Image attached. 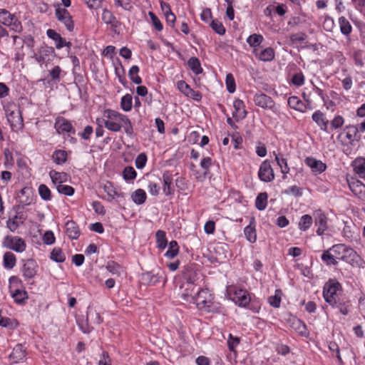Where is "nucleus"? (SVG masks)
Here are the masks:
<instances>
[{"instance_id":"f257e3e1","label":"nucleus","mask_w":365,"mask_h":365,"mask_svg":"<svg viewBox=\"0 0 365 365\" xmlns=\"http://www.w3.org/2000/svg\"><path fill=\"white\" fill-rule=\"evenodd\" d=\"M341 289V285L336 279H329L323 287V297L325 302L332 307H334L339 301L341 299L337 293Z\"/></svg>"},{"instance_id":"f03ea898","label":"nucleus","mask_w":365,"mask_h":365,"mask_svg":"<svg viewBox=\"0 0 365 365\" xmlns=\"http://www.w3.org/2000/svg\"><path fill=\"white\" fill-rule=\"evenodd\" d=\"M330 250L333 252L335 257L341 259L351 265L357 264L360 257L352 248L344 244L334 245Z\"/></svg>"},{"instance_id":"7ed1b4c3","label":"nucleus","mask_w":365,"mask_h":365,"mask_svg":"<svg viewBox=\"0 0 365 365\" xmlns=\"http://www.w3.org/2000/svg\"><path fill=\"white\" fill-rule=\"evenodd\" d=\"M195 303L199 309L206 312H216L218 310L217 304L212 301V295L207 289H202L197 291Z\"/></svg>"},{"instance_id":"20e7f679","label":"nucleus","mask_w":365,"mask_h":365,"mask_svg":"<svg viewBox=\"0 0 365 365\" xmlns=\"http://www.w3.org/2000/svg\"><path fill=\"white\" fill-rule=\"evenodd\" d=\"M103 322L100 314L96 310L88 308L86 313V324H79L81 329L84 333H89L93 329V324H100Z\"/></svg>"},{"instance_id":"39448f33","label":"nucleus","mask_w":365,"mask_h":365,"mask_svg":"<svg viewBox=\"0 0 365 365\" xmlns=\"http://www.w3.org/2000/svg\"><path fill=\"white\" fill-rule=\"evenodd\" d=\"M106 114H107L106 117L108 118V120H113L118 122L124 123L125 133L129 136H131L133 135V129L131 122L125 115L121 114L117 111L112 110H106L105 115Z\"/></svg>"},{"instance_id":"423d86ee","label":"nucleus","mask_w":365,"mask_h":365,"mask_svg":"<svg viewBox=\"0 0 365 365\" xmlns=\"http://www.w3.org/2000/svg\"><path fill=\"white\" fill-rule=\"evenodd\" d=\"M38 266L36 262L32 259L23 260V266L21 267L22 275L25 281L29 282L32 279L38 272ZM30 284H34V282H29Z\"/></svg>"},{"instance_id":"0eeeda50","label":"nucleus","mask_w":365,"mask_h":365,"mask_svg":"<svg viewBox=\"0 0 365 365\" xmlns=\"http://www.w3.org/2000/svg\"><path fill=\"white\" fill-rule=\"evenodd\" d=\"M4 246L16 252H23L26 247L25 241L19 237L7 235L3 242Z\"/></svg>"},{"instance_id":"6e6552de","label":"nucleus","mask_w":365,"mask_h":365,"mask_svg":"<svg viewBox=\"0 0 365 365\" xmlns=\"http://www.w3.org/2000/svg\"><path fill=\"white\" fill-rule=\"evenodd\" d=\"M55 15L57 19L65 25L68 31H73L74 23L67 9L58 7L55 11Z\"/></svg>"},{"instance_id":"1a4fd4ad","label":"nucleus","mask_w":365,"mask_h":365,"mask_svg":"<svg viewBox=\"0 0 365 365\" xmlns=\"http://www.w3.org/2000/svg\"><path fill=\"white\" fill-rule=\"evenodd\" d=\"M258 177L260 180L265 182H271L274 179V173L268 160L263 161L260 165Z\"/></svg>"},{"instance_id":"9d476101","label":"nucleus","mask_w":365,"mask_h":365,"mask_svg":"<svg viewBox=\"0 0 365 365\" xmlns=\"http://www.w3.org/2000/svg\"><path fill=\"white\" fill-rule=\"evenodd\" d=\"M314 223L318 227L316 232L318 235H322L327 230V217L322 210H317L314 212Z\"/></svg>"},{"instance_id":"9b49d317","label":"nucleus","mask_w":365,"mask_h":365,"mask_svg":"<svg viewBox=\"0 0 365 365\" xmlns=\"http://www.w3.org/2000/svg\"><path fill=\"white\" fill-rule=\"evenodd\" d=\"M254 101L257 106L263 108L272 109L275 105L272 98L263 93H256Z\"/></svg>"},{"instance_id":"f8f14e48","label":"nucleus","mask_w":365,"mask_h":365,"mask_svg":"<svg viewBox=\"0 0 365 365\" xmlns=\"http://www.w3.org/2000/svg\"><path fill=\"white\" fill-rule=\"evenodd\" d=\"M55 128L58 133H71L75 134V130L71 122L66 118H58L55 123Z\"/></svg>"},{"instance_id":"ddd939ff","label":"nucleus","mask_w":365,"mask_h":365,"mask_svg":"<svg viewBox=\"0 0 365 365\" xmlns=\"http://www.w3.org/2000/svg\"><path fill=\"white\" fill-rule=\"evenodd\" d=\"M233 300L241 307L249 305L251 299L249 293L244 289H239L235 292Z\"/></svg>"},{"instance_id":"4468645a","label":"nucleus","mask_w":365,"mask_h":365,"mask_svg":"<svg viewBox=\"0 0 365 365\" xmlns=\"http://www.w3.org/2000/svg\"><path fill=\"white\" fill-rule=\"evenodd\" d=\"M305 164L312 169V172L317 173H322L327 168L325 163L312 157L307 158L305 159Z\"/></svg>"},{"instance_id":"2eb2a0df","label":"nucleus","mask_w":365,"mask_h":365,"mask_svg":"<svg viewBox=\"0 0 365 365\" xmlns=\"http://www.w3.org/2000/svg\"><path fill=\"white\" fill-rule=\"evenodd\" d=\"M233 106L235 111L232 113L233 118L237 120L245 118L247 115V111L244 102L240 99H237L234 101Z\"/></svg>"},{"instance_id":"dca6fc26","label":"nucleus","mask_w":365,"mask_h":365,"mask_svg":"<svg viewBox=\"0 0 365 365\" xmlns=\"http://www.w3.org/2000/svg\"><path fill=\"white\" fill-rule=\"evenodd\" d=\"M7 120L12 129H21L24 126L23 118L20 110L16 113L11 112L7 116Z\"/></svg>"},{"instance_id":"f3484780","label":"nucleus","mask_w":365,"mask_h":365,"mask_svg":"<svg viewBox=\"0 0 365 365\" xmlns=\"http://www.w3.org/2000/svg\"><path fill=\"white\" fill-rule=\"evenodd\" d=\"M312 120L317 124L320 129L325 132H329V120L326 119L324 115L320 110L315 111L312 116Z\"/></svg>"},{"instance_id":"a211bd4d","label":"nucleus","mask_w":365,"mask_h":365,"mask_svg":"<svg viewBox=\"0 0 365 365\" xmlns=\"http://www.w3.org/2000/svg\"><path fill=\"white\" fill-rule=\"evenodd\" d=\"M80 230L77 224L73 220L66 223V234L71 240H77L80 236Z\"/></svg>"},{"instance_id":"6ab92c4d","label":"nucleus","mask_w":365,"mask_h":365,"mask_svg":"<svg viewBox=\"0 0 365 365\" xmlns=\"http://www.w3.org/2000/svg\"><path fill=\"white\" fill-rule=\"evenodd\" d=\"M163 192L166 195H170L174 193V188L172 187L173 175L169 171H165L163 175Z\"/></svg>"},{"instance_id":"aec40b11","label":"nucleus","mask_w":365,"mask_h":365,"mask_svg":"<svg viewBox=\"0 0 365 365\" xmlns=\"http://www.w3.org/2000/svg\"><path fill=\"white\" fill-rule=\"evenodd\" d=\"M348 184L351 192L356 195H359L365 192V185L359 180L351 178L348 180Z\"/></svg>"},{"instance_id":"412c9836","label":"nucleus","mask_w":365,"mask_h":365,"mask_svg":"<svg viewBox=\"0 0 365 365\" xmlns=\"http://www.w3.org/2000/svg\"><path fill=\"white\" fill-rule=\"evenodd\" d=\"M26 356V349L21 344H17L13 349L9 358L14 363H18Z\"/></svg>"},{"instance_id":"4be33fe9","label":"nucleus","mask_w":365,"mask_h":365,"mask_svg":"<svg viewBox=\"0 0 365 365\" xmlns=\"http://www.w3.org/2000/svg\"><path fill=\"white\" fill-rule=\"evenodd\" d=\"M25 220L23 214L17 212V214L12 218H9L6 222L7 227L11 231L14 232L20 224H23Z\"/></svg>"},{"instance_id":"5701e85b","label":"nucleus","mask_w":365,"mask_h":365,"mask_svg":"<svg viewBox=\"0 0 365 365\" xmlns=\"http://www.w3.org/2000/svg\"><path fill=\"white\" fill-rule=\"evenodd\" d=\"M49 176L53 184L61 185L68 180V175L64 172H57L56 170H51L49 172Z\"/></svg>"},{"instance_id":"b1692460","label":"nucleus","mask_w":365,"mask_h":365,"mask_svg":"<svg viewBox=\"0 0 365 365\" xmlns=\"http://www.w3.org/2000/svg\"><path fill=\"white\" fill-rule=\"evenodd\" d=\"M288 105L291 108L300 112H305L307 109L305 103L300 101L297 96L289 97L288 99Z\"/></svg>"},{"instance_id":"393cba45","label":"nucleus","mask_w":365,"mask_h":365,"mask_svg":"<svg viewBox=\"0 0 365 365\" xmlns=\"http://www.w3.org/2000/svg\"><path fill=\"white\" fill-rule=\"evenodd\" d=\"M353 168L355 173L361 178H365V159L356 158L353 162Z\"/></svg>"},{"instance_id":"a878e982","label":"nucleus","mask_w":365,"mask_h":365,"mask_svg":"<svg viewBox=\"0 0 365 365\" xmlns=\"http://www.w3.org/2000/svg\"><path fill=\"white\" fill-rule=\"evenodd\" d=\"M46 34L50 38L56 41V48L60 49L63 47V44H65V38H62L61 36L55 30L48 29Z\"/></svg>"},{"instance_id":"bb28decb","label":"nucleus","mask_w":365,"mask_h":365,"mask_svg":"<svg viewBox=\"0 0 365 365\" xmlns=\"http://www.w3.org/2000/svg\"><path fill=\"white\" fill-rule=\"evenodd\" d=\"M291 326L299 334L302 336L307 335V326L302 320L297 318L293 319Z\"/></svg>"},{"instance_id":"cd10ccee","label":"nucleus","mask_w":365,"mask_h":365,"mask_svg":"<svg viewBox=\"0 0 365 365\" xmlns=\"http://www.w3.org/2000/svg\"><path fill=\"white\" fill-rule=\"evenodd\" d=\"M16 262V256L11 252H6L4 255L3 264L4 268L12 269Z\"/></svg>"},{"instance_id":"c85d7f7f","label":"nucleus","mask_w":365,"mask_h":365,"mask_svg":"<svg viewBox=\"0 0 365 365\" xmlns=\"http://www.w3.org/2000/svg\"><path fill=\"white\" fill-rule=\"evenodd\" d=\"M339 24L340 31L345 36H349L352 31V26L349 21L344 17L341 16L339 18Z\"/></svg>"},{"instance_id":"c756f323","label":"nucleus","mask_w":365,"mask_h":365,"mask_svg":"<svg viewBox=\"0 0 365 365\" xmlns=\"http://www.w3.org/2000/svg\"><path fill=\"white\" fill-rule=\"evenodd\" d=\"M179 253V246L175 240H172L169 243L168 250L164 256L169 259L175 258Z\"/></svg>"},{"instance_id":"7c9ffc66","label":"nucleus","mask_w":365,"mask_h":365,"mask_svg":"<svg viewBox=\"0 0 365 365\" xmlns=\"http://www.w3.org/2000/svg\"><path fill=\"white\" fill-rule=\"evenodd\" d=\"M260 61H271L274 58V51L272 48L268 47L262 50L259 54H256Z\"/></svg>"},{"instance_id":"2f4dec72","label":"nucleus","mask_w":365,"mask_h":365,"mask_svg":"<svg viewBox=\"0 0 365 365\" xmlns=\"http://www.w3.org/2000/svg\"><path fill=\"white\" fill-rule=\"evenodd\" d=\"M187 65L196 75L200 74L203 71L200 60L196 57H191L187 61Z\"/></svg>"},{"instance_id":"473e14b6","label":"nucleus","mask_w":365,"mask_h":365,"mask_svg":"<svg viewBox=\"0 0 365 365\" xmlns=\"http://www.w3.org/2000/svg\"><path fill=\"white\" fill-rule=\"evenodd\" d=\"M14 302L19 304L25 303V301L28 299V294L25 290L16 289L11 294Z\"/></svg>"},{"instance_id":"72a5a7b5","label":"nucleus","mask_w":365,"mask_h":365,"mask_svg":"<svg viewBox=\"0 0 365 365\" xmlns=\"http://www.w3.org/2000/svg\"><path fill=\"white\" fill-rule=\"evenodd\" d=\"M268 195L267 192L259 193L255 200V206L259 210H264L267 205Z\"/></svg>"},{"instance_id":"f704fd0d","label":"nucleus","mask_w":365,"mask_h":365,"mask_svg":"<svg viewBox=\"0 0 365 365\" xmlns=\"http://www.w3.org/2000/svg\"><path fill=\"white\" fill-rule=\"evenodd\" d=\"M155 237L157 247L160 250H164L168 245L165 232L163 230H158L155 234Z\"/></svg>"},{"instance_id":"c9c22d12","label":"nucleus","mask_w":365,"mask_h":365,"mask_svg":"<svg viewBox=\"0 0 365 365\" xmlns=\"http://www.w3.org/2000/svg\"><path fill=\"white\" fill-rule=\"evenodd\" d=\"M131 198L137 205H141L146 200V193L143 189H138L132 194Z\"/></svg>"},{"instance_id":"e433bc0d","label":"nucleus","mask_w":365,"mask_h":365,"mask_svg":"<svg viewBox=\"0 0 365 365\" xmlns=\"http://www.w3.org/2000/svg\"><path fill=\"white\" fill-rule=\"evenodd\" d=\"M312 222L313 220L312 216L309 215H304L300 218L298 226L300 230L306 231L311 227Z\"/></svg>"},{"instance_id":"4c0bfd02","label":"nucleus","mask_w":365,"mask_h":365,"mask_svg":"<svg viewBox=\"0 0 365 365\" xmlns=\"http://www.w3.org/2000/svg\"><path fill=\"white\" fill-rule=\"evenodd\" d=\"M244 234L245 235L246 239L250 242L252 243L256 241V240H257L256 230H255V226L252 225V222H250V224L249 225L245 227V228L244 230Z\"/></svg>"},{"instance_id":"58836bf2","label":"nucleus","mask_w":365,"mask_h":365,"mask_svg":"<svg viewBox=\"0 0 365 365\" xmlns=\"http://www.w3.org/2000/svg\"><path fill=\"white\" fill-rule=\"evenodd\" d=\"M106 269L113 275L120 276L123 272L122 267L114 261H110L106 266Z\"/></svg>"},{"instance_id":"ea45409f","label":"nucleus","mask_w":365,"mask_h":365,"mask_svg":"<svg viewBox=\"0 0 365 365\" xmlns=\"http://www.w3.org/2000/svg\"><path fill=\"white\" fill-rule=\"evenodd\" d=\"M52 159L56 164L61 165L67 160V153L62 150H56L52 155Z\"/></svg>"},{"instance_id":"a19ab883","label":"nucleus","mask_w":365,"mask_h":365,"mask_svg":"<svg viewBox=\"0 0 365 365\" xmlns=\"http://www.w3.org/2000/svg\"><path fill=\"white\" fill-rule=\"evenodd\" d=\"M15 16L6 9H0V24L9 26Z\"/></svg>"},{"instance_id":"79ce46f5","label":"nucleus","mask_w":365,"mask_h":365,"mask_svg":"<svg viewBox=\"0 0 365 365\" xmlns=\"http://www.w3.org/2000/svg\"><path fill=\"white\" fill-rule=\"evenodd\" d=\"M274 154L275 155V160L277 161L278 165L280 167L282 173L284 175L288 173L289 171V168L287 165V159L283 158L282 155L276 154L275 153H274Z\"/></svg>"},{"instance_id":"37998d69","label":"nucleus","mask_w":365,"mask_h":365,"mask_svg":"<svg viewBox=\"0 0 365 365\" xmlns=\"http://www.w3.org/2000/svg\"><path fill=\"white\" fill-rule=\"evenodd\" d=\"M139 67L138 66H133L129 71L128 76L130 79L135 84H140L142 83L141 78L138 76Z\"/></svg>"},{"instance_id":"c03bdc74","label":"nucleus","mask_w":365,"mask_h":365,"mask_svg":"<svg viewBox=\"0 0 365 365\" xmlns=\"http://www.w3.org/2000/svg\"><path fill=\"white\" fill-rule=\"evenodd\" d=\"M20 203L28 205L32 201V198L29 196V189L24 187L21 190L19 195Z\"/></svg>"},{"instance_id":"a18cd8bd","label":"nucleus","mask_w":365,"mask_h":365,"mask_svg":"<svg viewBox=\"0 0 365 365\" xmlns=\"http://www.w3.org/2000/svg\"><path fill=\"white\" fill-rule=\"evenodd\" d=\"M264 38L260 34H252L247 38V43L251 47H257L263 41Z\"/></svg>"},{"instance_id":"49530a36","label":"nucleus","mask_w":365,"mask_h":365,"mask_svg":"<svg viewBox=\"0 0 365 365\" xmlns=\"http://www.w3.org/2000/svg\"><path fill=\"white\" fill-rule=\"evenodd\" d=\"M51 259L56 262H63L66 256L61 249L56 247L51 252Z\"/></svg>"},{"instance_id":"de8ad7c7","label":"nucleus","mask_w":365,"mask_h":365,"mask_svg":"<svg viewBox=\"0 0 365 365\" xmlns=\"http://www.w3.org/2000/svg\"><path fill=\"white\" fill-rule=\"evenodd\" d=\"M212 29L219 35H224L225 34V28L223 24L217 19L212 20L210 23Z\"/></svg>"},{"instance_id":"09e8293b","label":"nucleus","mask_w":365,"mask_h":365,"mask_svg":"<svg viewBox=\"0 0 365 365\" xmlns=\"http://www.w3.org/2000/svg\"><path fill=\"white\" fill-rule=\"evenodd\" d=\"M133 98L130 94H126L122 97L120 107L125 111H130L132 108Z\"/></svg>"},{"instance_id":"8fccbe9b","label":"nucleus","mask_w":365,"mask_h":365,"mask_svg":"<svg viewBox=\"0 0 365 365\" xmlns=\"http://www.w3.org/2000/svg\"><path fill=\"white\" fill-rule=\"evenodd\" d=\"M281 290L277 289L274 295L269 297L268 302L272 307L274 308L279 307L281 303Z\"/></svg>"},{"instance_id":"3c124183","label":"nucleus","mask_w":365,"mask_h":365,"mask_svg":"<svg viewBox=\"0 0 365 365\" xmlns=\"http://www.w3.org/2000/svg\"><path fill=\"white\" fill-rule=\"evenodd\" d=\"M346 130V137L349 141H353L355 140L357 133L359 130L356 126L354 125H349L345 128Z\"/></svg>"},{"instance_id":"603ef678","label":"nucleus","mask_w":365,"mask_h":365,"mask_svg":"<svg viewBox=\"0 0 365 365\" xmlns=\"http://www.w3.org/2000/svg\"><path fill=\"white\" fill-rule=\"evenodd\" d=\"M38 193L43 200H50L51 199V192L50 189L44 184H41L38 187Z\"/></svg>"},{"instance_id":"864d4df0","label":"nucleus","mask_w":365,"mask_h":365,"mask_svg":"<svg viewBox=\"0 0 365 365\" xmlns=\"http://www.w3.org/2000/svg\"><path fill=\"white\" fill-rule=\"evenodd\" d=\"M335 255H331L329 250H326L323 252L322 255V259L327 264V265H336L338 264V262L334 258Z\"/></svg>"},{"instance_id":"5fc2aeb1","label":"nucleus","mask_w":365,"mask_h":365,"mask_svg":"<svg viewBox=\"0 0 365 365\" xmlns=\"http://www.w3.org/2000/svg\"><path fill=\"white\" fill-rule=\"evenodd\" d=\"M120 122L113 120H106L104 121V125L107 129L113 132H118L121 129Z\"/></svg>"},{"instance_id":"6e6d98bb","label":"nucleus","mask_w":365,"mask_h":365,"mask_svg":"<svg viewBox=\"0 0 365 365\" xmlns=\"http://www.w3.org/2000/svg\"><path fill=\"white\" fill-rule=\"evenodd\" d=\"M137 173L135 170L131 167H125L123 171V176L125 180H133L136 178Z\"/></svg>"},{"instance_id":"4d7b16f0","label":"nucleus","mask_w":365,"mask_h":365,"mask_svg":"<svg viewBox=\"0 0 365 365\" xmlns=\"http://www.w3.org/2000/svg\"><path fill=\"white\" fill-rule=\"evenodd\" d=\"M104 190L109 197L108 200H112L115 199V197H119L120 196H123L121 193H119L115 190V189L113 187L111 184H110L109 185H105Z\"/></svg>"},{"instance_id":"13d9d810","label":"nucleus","mask_w":365,"mask_h":365,"mask_svg":"<svg viewBox=\"0 0 365 365\" xmlns=\"http://www.w3.org/2000/svg\"><path fill=\"white\" fill-rule=\"evenodd\" d=\"M56 188L59 193L63 194V195H66L68 196H71L74 193V188L70 185L61 184V185H58Z\"/></svg>"},{"instance_id":"bf43d9fd","label":"nucleus","mask_w":365,"mask_h":365,"mask_svg":"<svg viewBox=\"0 0 365 365\" xmlns=\"http://www.w3.org/2000/svg\"><path fill=\"white\" fill-rule=\"evenodd\" d=\"M225 83L229 93H232L235 91V81L231 73L227 75Z\"/></svg>"},{"instance_id":"052dcab7","label":"nucleus","mask_w":365,"mask_h":365,"mask_svg":"<svg viewBox=\"0 0 365 365\" xmlns=\"http://www.w3.org/2000/svg\"><path fill=\"white\" fill-rule=\"evenodd\" d=\"M349 301H345L343 299L339 301L337 304L334 308H338L339 309V312L344 314L346 315L348 314L349 310Z\"/></svg>"},{"instance_id":"680f3d73","label":"nucleus","mask_w":365,"mask_h":365,"mask_svg":"<svg viewBox=\"0 0 365 365\" xmlns=\"http://www.w3.org/2000/svg\"><path fill=\"white\" fill-rule=\"evenodd\" d=\"M344 123V118L341 115H336L331 121L330 128L331 130L338 129L343 125Z\"/></svg>"},{"instance_id":"e2e57ef3","label":"nucleus","mask_w":365,"mask_h":365,"mask_svg":"<svg viewBox=\"0 0 365 365\" xmlns=\"http://www.w3.org/2000/svg\"><path fill=\"white\" fill-rule=\"evenodd\" d=\"M307 36L304 32L292 34L290 35L289 38L292 44L297 42H302L307 38Z\"/></svg>"},{"instance_id":"0e129e2a","label":"nucleus","mask_w":365,"mask_h":365,"mask_svg":"<svg viewBox=\"0 0 365 365\" xmlns=\"http://www.w3.org/2000/svg\"><path fill=\"white\" fill-rule=\"evenodd\" d=\"M148 15L150 17L153 25L154 26L155 29L158 31H162L163 28V24L159 20V19L156 16V15L152 11H149Z\"/></svg>"},{"instance_id":"69168bd1","label":"nucleus","mask_w":365,"mask_h":365,"mask_svg":"<svg viewBox=\"0 0 365 365\" xmlns=\"http://www.w3.org/2000/svg\"><path fill=\"white\" fill-rule=\"evenodd\" d=\"M147 162V156L145 153L139 154L135 159V166L138 169H142L145 167Z\"/></svg>"},{"instance_id":"338daca9","label":"nucleus","mask_w":365,"mask_h":365,"mask_svg":"<svg viewBox=\"0 0 365 365\" xmlns=\"http://www.w3.org/2000/svg\"><path fill=\"white\" fill-rule=\"evenodd\" d=\"M102 19L106 24H111L115 21V17L110 11L104 9L102 14Z\"/></svg>"},{"instance_id":"774afa93","label":"nucleus","mask_w":365,"mask_h":365,"mask_svg":"<svg viewBox=\"0 0 365 365\" xmlns=\"http://www.w3.org/2000/svg\"><path fill=\"white\" fill-rule=\"evenodd\" d=\"M292 83L297 86H301L304 83V76L302 73H297L293 75L292 78Z\"/></svg>"}]
</instances>
